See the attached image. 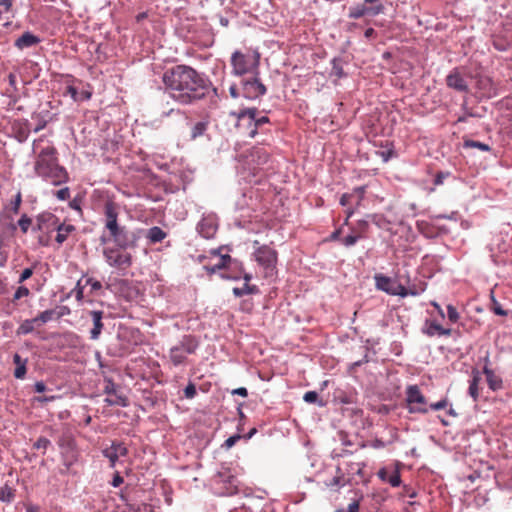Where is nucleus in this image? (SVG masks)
<instances>
[{
    "instance_id": "obj_1",
    "label": "nucleus",
    "mask_w": 512,
    "mask_h": 512,
    "mask_svg": "<svg viewBox=\"0 0 512 512\" xmlns=\"http://www.w3.org/2000/svg\"><path fill=\"white\" fill-rule=\"evenodd\" d=\"M165 92L181 105H191L204 99L211 83L196 69L188 65H176L162 75Z\"/></svg>"
},
{
    "instance_id": "obj_2",
    "label": "nucleus",
    "mask_w": 512,
    "mask_h": 512,
    "mask_svg": "<svg viewBox=\"0 0 512 512\" xmlns=\"http://www.w3.org/2000/svg\"><path fill=\"white\" fill-rule=\"evenodd\" d=\"M32 149L36 155L34 172L38 177L54 186L68 181V172L59 164L57 149L51 141L45 136H40L33 141Z\"/></svg>"
},
{
    "instance_id": "obj_3",
    "label": "nucleus",
    "mask_w": 512,
    "mask_h": 512,
    "mask_svg": "<svg viewBox=\"0 0 512 512\" xmlns=\"http://www.w3.org/2000/svg\"><path fill=\"white\" fill-rule=\"evenodd\" d=\"M260 54L256 51L243 53L235 51L231 56L232 73L242 76L247 73L258 75Z\"/></svg>"
},
{
    "instance_id": "obj_4",
    "label": "nucleus",
    "mask_w": 512,
    "mask_h": 512,
    "mask_svg": "<svg viewBox=\"0 0 512 512\" xmlns=\"http://www.w3.org/2000/svg\"><path fill=\"white\" fill-rule=\"evenodd\" d=\"M60 220L57 216L50 212H44L37 216L36 225L33 230L39 231L38 242L42 246H48L50 243V234L57 229Z\"/></svg>"
},
{
    "instance_id": "obj_5",
    "label": "nucleus",
    "mask_w": 512,
    "mask_h": 512,
    "mask_svg": "<svg viewBox=\"0 0 512 512\" xmlns=\"http://www.w3.org/2000/svg\"><path fill=\"white\" fill-rule=\"evenodd\" d=\"M198 347V341L192 335L182 337L179 344L173 346L169 352L170 361L178 366L185 362L187 355L193 354Z\"/></svg>"
},
{
    "instance_id": "obj_6",
    "label": "nucleus",
    "mask_w": 512,
    "mask_h": 512,
    "mask_svg": "<svg viewBox=\"0 0 512 512\" xmlns=\"http://www.w3.org/2000/svg\"><path fill=\"white\" fill-rule=\"evenodd\" d=\"M407 410L412 414H427L429 412L428 400L418 385H409L406 388Z\"/></svg>"
},
{
    "instance_id": "obj_7",
    "label": "nucleus",
    "mask_w": 512,
    "mask_h": 512,
    "mask_svg": "<svg viewBox=\"0 0 512 512\" xmlns=\"http://www.w3.org/2000/svg\"><path fill=\"white\" fill-rule=\"evenodd\" d=\"M257 108H247L233 113L236 117V128L243 135L249 138H254L257 135V129L255 126V116H257Z\"/></svg>"
},
{
    "instance_id": "obj_8",
    "label": "nucleus",
    "mask_w": 512,
    "mask_h": 512,
    "mask_svg": "<svg viewBox=\"0 0 512 512\" xmlns=\"http://www.w3.org/2000/svg\"><path fill=\"white\" fill-rule=\"evenodd\" d=\"M119 210V204H117L113 200H107L104 203V226L105 229L108 231L109 238H112L115 234L121 232V230H123L126 227L118 222Z\"/></svg>"
},
{
    "instance_id": "obj_9",
    "label": "nucleus",
    "mask_w": 512,
    "mask_h": 512,
    "mask_svg": "<svg viewBox=\"0 0 512 512\" xmlns=\"http://www.w3.org/2000/svg\"><path fill=\"white\" fill-rule=\"evenodd\" d=\"M374 280L376 289L389 295L400 296L404 298L407 297L408 294H414V292L406 291V287L398 283L396 279L388 277L384 274H375Z\"/></svg>"
},
{
    "instance_id": "obj_10",
    "label": "nucleus",
    "mask_w": 512,
    "mask_h": 512,
    "mask_svg": "<svg viewBox=\"0 0 512 512\" xmlns=\"http://www.w3.org/2000/svg\"><path fill=\"white\" fill-rule=\"evenodd\" d=\"M126 248L120 247H106L103 250V255L106 262L121 270L129 268L132 264V256L125 251Z\"/></svg>"
},
{
    "instance_id": "obj_11",
    "label": "nucleus",
    "mask_w": 512,
    "mask_h": 512,
    "mask_svg": "<svg viewBox=\"0 0 512 512\" xmlns=\"http://www.w3.org/2000/svg\"><path fill=\"white\" fill-rule=\"evenodd\" d=\"M255 259L259 265L263 266L266 270H273L277 263V252L267 246H260L254 253Z\"/></svg>"
},
{
    "instance_id": "obj_12",
    "label": "nucleus",
    "mask_w": 512,
    "mask_h": 512,
    "mask_svg": "<svg viewBox=\"0 0 512 512\" xmlns=\"http://www.w3.org/2000/svg\"><path fill=\"white\" fill-rule=\"evenodd\" d=\"M231 261L232 258L229 254H220L218 250H212L210 262L204 265V269L209 275H212L227 268Z\"/></svg>"
},
{
    "instance_id": "obj_13",
    "label": "nucleus",
    "mask_w": 512,
    "mask_h": 512,
    "mask_svg": "<svg viewBox=\"0 0 512 512\" xmlns=\"http://www.w3.org/2000/svg\"><path fill=\"white\" fill-rule=\"evenodd\" d=\"M265 85L259 80L258 75L252 79L243 81L242 94L247 99H257L266 93Z\"/></svg>"
},
{
    "instance_id": "obj_14",
    "label": "nucleus",
    "mask_w": 512,
    "mask_h": 512,
    "mask_svg": "<svg viewBox=\"0 0 512 512\" xmlns=\"http://www.w3.org/2000/svg\"><path fill=\"white\" fill-rule=\"evenodd\" d=\"M476 89L480 97L491 98L497 95V87L493 80L486 75L476 77Z\"/></svg>"
},
{
    "instance_id": "obj_15",
    "label": "nucleus",
    "mask_w": 512,
    "mask_h": 512,
    "mask_svg": "<svg viewBox=\"0 0 512 512\" xmlns=\"http://www.w3.org/2000/svg\"><path fill=\"white\" fill-rule=\"evenodd\" d=\"M139 237L135 232L130 231L125 227L121 232L115 234L110 240H112L116 246L120 248H134L137 245Z\"/></svg>"
},
{
    "instance_id": "obj_16",
    "label": "nucleus",
    "mask_w": 512,
    "mask_h": 512,
    "mask_svg": "<svg viewBox=\"0 0 512 512\" xmlns=\"http://www.w3.org/2000/svg\"><path fill=\"white\" fill-rule=\"evenodd\" d=\"M128 454V448L123 442L113 441L111 446L103 450V455L109 459L110 466L113 468L120 457Z\"/></svg>"
},
{
    "instance_id": "obj_17",
    "label": "nucleus",
    "mask_w": 512,
    "mask_h": 512,
    "mask_svg": "<svg viewBox=\"0 0 512 512\" xmlns=\"http://www.w3.org/2000/svg\"><path fill=\"white\" fill-rule=\"evenodd\" d=\"M270 154L264 147H253L247 156V162L253 165V169L260 168L268 163Z\"/></svg>"
},
{
    "instance_id": "obj_18",
    "label": "nucleus",
    "mask_w": 512,
    "mask_h": 512,
    "mask_svg": "<svg viewBox=\"0 0 512 512\" xmlns=\"http://www.w3.org/2000/svg\"><path fill=\"white\" fill-rule=\"evenodd\" d=\"M383 8L384 7H383L382 4H379V5L375 6V7H367L365 5V3L364 4H358V5H356L354 7H351L349 9L348 16L351 19H359V18H361V17H363V16H365L367 14L375 16V15H378V14L382 13L383 12Z\"/></svg>"
},
{
    "instance_id": "obj_19",
    "label": "nucleus",
    "mask_w": 512,
    "mask_h": 512,
    "mask_svg": "<svg viewBox=\"0 0 512 512\" xmlns=\"http://www.w3.org/2000/svg\"><path fill=\"white\" fill-rule=\"evenodd\" d=\"M446 85L458 92H468V85L458 69H453L447 75Z\"/></svg>"
},
{
    "instance_id": "obj_20",
    "label": "nucleus",
    "mask_w": 512,
    "mask_h": 512,
    "mask_svg": "<svg viewBox=\"0 0 512 512\" xmlns=\"http://www.w3.org/2000/svg\"><path fill=\"white\" fill-rule=\"evenodd\" d=\"M12 132L19 142H25L31 132L30 123L26 119H18L12 123Z\"/></svg>"
},
{
    "instance_id": "obj_21",
    "label": "nucleus",
    "mask_w": 512,
    "mask_h": 512,
    "mask_svg": "<svg viewBox=\"0 0 512 512\" xmlns=\"http://www.w3.org/2000/svg\"><path fill=\"white\" fill-rule=\"evenodd\" d=\"M197 229L202 237L211 239L215 236L218 226L213 218H203L199 222Z\"/></svg>"
},
{
    "instance_id": "obj_22",
    "label": "nucleus",
    "mask_w": 512,
    "mask_h": 512,
    "mask_svg": "<svg viewBox=\"0 0 512 512\" xmlns=\"http://www.w3.org/2000/svg\"><path fill=\"white\" fill-rule=\"evenodd\" d=\"M89 315L93 321V328L90 331V338L92 340H97L103 329V312L102 311H90Z\"/></svg>"
},
{
    "instance_id": "obj_23",
    "label": "nucleus",
    "mask_w": 512,
    "mask_h": 512,
    "mask_svg": "<svg viewBox=\"0 0 512 512\" xmlns=\"http://www.w3.org/2000/svg\"><path fill=\"white\" fill-rule=\"evenodd\" d=\"M40 41H41L40 38L37 37L36 35H34L30 32H25L19 38L16 39L15 46L18 49L22 50V49L37 45L40 43Z\"/></svg>"
},
{
    "instance_id": "obj_24",
    "label": "nucleus",
    "mask_w": 512,
    "mask_h": 512,
    "mask_svg": "<svg viewBox=\"0 0 512 512\" xmlns=\"http://www.w3.org/2000/svg\"><path fill=\"white\" fill-rule=\"evenodd\" d=\"M378 477L382 481L388 482L392 487H398L401 484V477L398 470L389 473L386 468H382L378 471Z\"/></svg>"
},
{
    "instance_id": "obj_25",
    "label": "nucleus",
    "mask_w": 512,
    "mask_h": 512,
    "mask_svg": "<svg viewBox=\"0 0 512 512\" xmlns=\"http://www.w3.org/2000/svg\"><path fill=\"white\" fill-rule=\"evenodd\" d=\"M55 231L57 232L55 241L57 244L62 245L67 240L68 236L75 231V226L72 224L59 223Z\"/></svg>"
},
{
    "instance_id": "obj_26",
    "label": "nucleus",
    "mask_w": 512,
    "mask_h": 512,
    "mask_svg": "<svg viewBox=\"0 0 512 512\" xmlns=\"http://www.w3.org/2000/svg\"><path fill=\"white\" fill-rule=\"evenodd\" d=\"M483 373L486 376V380L490 389L496 391L502 388V379L497 376L493 370L485 366L483 368Z\"/></svg>"
},
{
    "instance_id": "obj_27",
    "label": "nucleus",
    "mask_w": 512,
    "mask_h": 512,
    "mask_svg": "<svg viewBox=\"0 0 512 512\" xmlns=\"http://www.w3.org/2000/svg\"><path fill=\"white\" fill-rule=\"evenodd\" d=\"M13 362L16 365V368L14 370V377L16 379H23L27 372V368H26L27 360L22 359L21 356L16 353L13 356Z\"/></svg>"
},
{
    "instance_id": "obj_28",
    "label": "nucleus",
    "mask_w": 512,
    "mask_h": 512,
    "mask_svg": "<svg viewBox=\"0 0 512 512\" xmlns=\"http://www.w3.org/2000/svg\"><path fill=\"white\" fill-rule=\"evenodd\" d=\"M104 402L109 406H122V407L128 406V399L122 393H119L118 391L108 395L104 399Z\"/></svg>"
},
{
    "instance_id": "obj_29",
    "label": "nucleus",
    "mask_w": 512,
    "mask_h": 512,
    "mask_svg": "<svg viewBox=\"0 0 512 512\" xmlns=\"http://www.w3.org/2000/svg\"><path fill=\"white\" fill-rule=\"evenodd\" d=\"M166 236H167L166 232H164L158 226H154V227L148 229V231L146 233L147 239L152 244L161 242L162 240L165 239Z\"/></svg>"
},
{
    "instance_id": "obj_30",
    "label": "nucleus",
    "mask_w": 512,
    "mask_h": 512,
    "mask_svg": "<svg viewBox=\"0 0 512 512\" xmlns=\"http://www.w3.org/2000/svg\"><path fill=\"white\" fill-rule=\"evenodd\" d=\"M481 381V376L478 371H473L472 379L469 385V395L473 398L474 401L478 400L479 397V383Z\"/></svg>"
},
{
    "instance_id": "obj_31",
    "label": "nucleus",
    "mask_w": 512,
    "mask_h": 512,
    "mask_svg": "<svg viewBox=\"0 0 512 512\" xmlns=\"http://www.w3.org/2000/svg\"><path fill=\"white\" fill-rule=\"evenodd\" d=\"M425 333L428 336H434L436 334L449 336L451 334V330L443 328L439 323L435 321H431L428 323Z\"/></svg>"
},
{
    "instance_id": "obj_32",
    "label": "nucleus",
    "mask_w": 512,
    "mask_h": 512,
    "mask_svg": "<svg viewBox=\"0 0 512 512\" xmlns=\"http://www.w3.org/2000/svg\"><path fill=\"white\" fill-rule=\"evenodd\" d=\"M258 288L255 285H250L248 283H244L242 287L233 288V294L237 297H242L248 294H256L258 293Z\"/></svg>"
},
{
    "instance_id": "obj_33",
    "label": "nucleus",
    "mask_w": 512,
    "mask_h": 512,
    "mask_svg": "<svg viewBox=\"0 0 512 512\" xmlns=\"http://www.w3.org/2000/svg\"><path fill=\"white\" fill-rule=\"evenodd\" d=\"M15 498V489L5 484L0 487V501L10 503Z\"/></svg>"
},
{
    "instance_id": "obj_34",
    "label": "nucleus",
    "mask_w": 512,
    "mask_h": 512,
    "mask_svg": "<svg viewBox=\"0 0 512 512\" xmlns=\"http://www.w3.org/2000/svg\"><path fill=\"white\" fill-rule=\"evenodd\" d=\"M56 311L54 309H49L41 312L39 315H37L35 318L36 320V326H41L51 320H53L56 317Z\"/></svg>"
},
{
    "instance_id": "obj_35",
    "label": "nucleus",
    "mask_w": 512,
    "mask_h": 512,
    "mask_svg": "<svg viewBox=\"0 0 512 512\" xmlns=\"http://www.w3.org/2000/svg\"><path fill=\"white\" fill-rule=\"evenodd\" d=\"M36 326V320L35 318L27 319L21 323V325L18 328V334H29L33 332L34 328Z\"/></svg>"
},
{
    "instance_id": "obj_36",
    "label": "nucleus",
    "mask_w": 512,
    "mask_h": 512,
    "mask_svg": "<svg viewBox=\"0 0 512 512\" xmlns=\"http://www.w3.org/2000/svg\"><path fill=\"white\" fill-rule=\"evenodd\" d=\"M208 123L207 122H197L191 129V139H196L202 136L207 130Z\"/></svg>"
},
{
    "instance_id": "obj_37",
    "label": "nucleus",
    "mask_w": 512,
    "mask_h": 512,
    "mask_svg": "<svg viewBox=\"0 0 512 512\" xmlns=\"http://www.w3.org/2000/svg\"><path fill=\"white\" fill-rule=\"evenodd\" d=\"M463 146L465 148H478L482 151H490L491 150L489 145L479 142V141L470 140V139L464 140Z\"/></svg>"
},
{
    "instance_id": "obj_38",
    "label": "nucleus",
    "mask_w": 512,
    "mask_h": 512,
    "mask_svg": "<svg viewBox=\"0 0 512 512\" xmlns=\"http://www.w3.org/2000/svg\"><path fill=\"white\" fill-rule=\"evenodd\" d=\"M30 295V290L26 286H19L12 297V302L17 303L20 299L24 297H28Z\"/></svg>"
},
{
    "instance_id": "obj_39",
    "label": "nucleus",
    "mask_w": 512,
    "mask_h": 512,
    "mask_svg": "<svg viewBox=\"0 0 512 512\" xmlns=\"http://www.w3.org/2000/svg\"><path fill=\"white\" fill-rule=\"evenodd\" d=\"M303 399L307 403H318L319 406H324L323 401H319L318 393L315 391H308L304 394Z\"/></svg>"
},
{
    "instance_id": "obj_40",
    "label": "nucleus",
    "mask_w": 512,
    "mask_h": 512,
    "mask_svg": "<svg viewBox=\"0 0 512 512\" xmlns=\"http://www.w3.org/2000/svg\"><path fill=\"white\" fill-rule=\"evenodd\" d=\"M32 220L26 214L22 215L18 220V226L20 227L23 233H27L29 227L31 226Z\"/></svg>"
},
{
    "instance_id": "obj_41",
    "label": "nucleus",
    "mask_w": 512,
    "mask_h": 512,
    "mask_svg": "<svg viewBox=\"0 0 512 512\" xmlns=\"http://www.w3.org/2000/svg\"><path fill=\"white\" fill-rule=\"evenodd\" d=\"M51 445V442L49 439L45 437H39L37 441L33 444L34 449H43L44 451Z\"/></svg>"
},
{
    "instance_id": "obj_42",
    "label": "nucleus",
    "mask_w": 512,
    "mask_h": 512,
    "mask_svg": "<svg viewBox=\"0 0 512 512\" xmlns=\"http://www.w3.org/2000/svg\"><path fill=\"white\" fill-rule=\"evenodd\" d=\"M54 195L61 201L68 200L70 198V189L68 187L61 188L55 191Z\"/></svg>"
},
{
    "instance_id": "obj_43",
    "label": "nucleus",
    "mask_w": 512,
    "mask_h": 512,
    "mask_svg": "<svg viewBox=\"0 0 512 512\" xmlns=\"http://www.w3.org/2000/svg\"><path fill=\"white\" fill-rule=\"evenodd\" d=\"M21 203H22V194L19 191L16 194L15 199L11 202V210L13 211V213L17 214L19 212Z\"/></svg>"
},
{
    "instance_id": "obj_44",
    "label": "nucleus",
    "mask_w": 512,
    "mask_h": 512,
    "mask_svg": "<svg viewBox=\"0 0 512 512\" xmlns=\"http://www.w3.org/2000/svg\"><path fill=\"white\" fill-rule=\"evenodd\" d=\"M369 218H370V221L372 223H374L376 226H378L379 228L385 227L386 220L384 219V217L382 215L373 214V215H370Z\"/></svg>"
},
{
    "instance_id": "obj_45",
    "label": "nucleus",
    "mask_w": 512,
    "mask_h": 512,
    "mask_svg": "<svg viewBox=\"0 0 512 512\" xmlns=\"http://www.w3.org/2000/svg\"><path fill=\"white\" fill-rule=\"evenodd\" d=\"M33 273H34L33 267L25 268L19 276L18 283L22 284L23 282L28 280L33 275Z\"/></svg>"
},
{
    "instance_id": "obj_46",
    "label": "nucleus",
    "mask_w": 512,
    "mask_h": 512,
    "mask_svg": "<svg viewBox=\"0 0 512 512\" xmlns=\"http://www.w3.org/2000/svg\"><path fill=\"white\" fill-rule=\"evenodd\" d=\"M447 314H448V318L451 322L456 323L458 321L459 313L457 312V309L454 306H452V305L447 306Z\"/></svg>"
},
{
    "instance_id": "obj_47",
    "label": "nucleus",
    "mask_w": 512,
    "mask_h": 512,
    "mask_svg": "<svg viewBox=\"0 0 512 512\" xmlns=\"http://www.w3.org/2000/svg\"><path fill=\"white\" fill-rule=\"evenodd\" d=\"M448 404H449L448 399L443 398L436 403H432V404L428 405V408H430L432 410H442V409H445L448 406Z\"/></svg>"
},
{
    "instance_id": "obj_48",
    "label": "nucleus",
    "mask_w": 512,
    "mask_h": 512,
    "mask_svg": "<svg viewBox=\"0 0 512 512\" xmlns=\"http://www.w3.org/2000/svg\"><path fill=\"white\" fill-rule=\"evenodd\" d=\"M184 115H185V113L182 110H180L178 108H171L168 111H164L161 114V117L162 118L169 117V116L183 117Z\"/></svg>"
},
{
    "instance_id": "obj_49",
    "label": "nucleus",
    "mask_w": 512,
    "mask_h": 512,
    "mask_svg": "<svg viewBox=\"0 0 512 512\" xmlns=\"http://www.w3.org/2000/svg\"><path fill=\"white\" fill-rule=\"evenodd\" d=\"M368 221L367 220H359L357 222V232L358 234L357 235H361V238L364 236V234L367 232L368 230Z\"/></svg>"
},
{
    "instance_id": "obj_50",
    "label": "nucleus",
    "mask_w": 512,
    "mask_h": 512,
    "mask_svg": "<svg viewBox=\"0 0 512 512\" xmlns=\"http://www.w3.org/2000/svg\"><path fill=\"white\" fill-rule=\"evenodd\" d=\"M360 238H361V235H357V234L356 235H348L342 239V243L345 246L350 247V246H353Z\"/></svg>"
},
{
    "instance_id": "obj_51",
    "label": "nucleus",
    "mask_w": 512,
    "mask_h": 512,
    "mask_svg": "<svg viewBox=\"0 0 512 512\" xmlns=\"http://www.w3.org/2000/svg\"><path fill=\"white\" fill-rule=\"evenodd\" d=\"M117 386L112 380H106L105 387H104V393L108 396L112 393L117 392Z\"/></svg>"
},
{
    "instance_id": "obj_52",
    "label": "nucleus",
    "mask_w": 512,
    "mask_h": 512,
    "mask_svg": "<svg viewBox=\"0 0 512 512\" xmlns=\"http://www.w3.org/2000/svg\"><path fill=\"white\" fill-rule=\"evenodd\" d=\"M196 395V387L194 384H188L184 389V396L188 399H192Z\"/></svg>"
},
{
    "instance_id": "obj_53",
    "label": "nucleus",
    "mask_w": 512,
    "mask_h": 512,
    "mask_svg": "<svg viewBox=\"0 0 512 512\" xmlns=\"http://www.w3.org/2000/svg\"><path fill=\"white\" fill-rule=\"evenodd\" d=\"M492 311L499 316H506L508 314V312L504 310L502 306L496 301H493Z\"/></svg>"
},
{
    "instance_id": "obj_54",
    "label": "nucleus",
    "mask_w": 512,
    "mask_h": 512,
    "mask_svg": "<svg viewBox=\"0 0 512 512\" xmlns=\"http://www.w3.org/2000/svg\"><path fill=\"white\" fill-rule=\"evenodd\" d=\"M352 194L353 197L357 195V205H359L365 194V186L355 188Z\"/></svg>"
},
{
    "instance_id": "obj_55",
    "label": "nucleus",
    "mask_w": 512,
    "mask_h": 512,
    "mask_svg": "<svg viewBox=\"0 0 512 512\" xmlns=\"http://www.w3.org/2000/svg\"><path fill=\"white\" fill-rule=\"evenodd\" d=\"M267 123H269V118L267 116H255V126L257 130Z\"/></svg>"
},
{
    "instance_id": "obj_56",
    "label": "nucleus",
    "mask_w": 512,
    "mask_h": 512,
    "mask_svg": "<svg viewBox=\"0 0 512 512\" xmlns=\"http://www.w3.org/2000/svg\"><path fill=\"white\" fill-rule=\"evenodd\" d=\"M240 438H241V437H240V435H234V436H231V437H229L228 439H226V440H225L224 446H225L226 448H231V447H233V446L236 444V442H237Z\"/></svg>"
},
{
    "instance_id": "obj_57",
    "label": "nucleus",
    "mask_w": 512,
    "mask_h": 512,
    "mask_svg": "<svg viewBox=\"0 0 512 512\" xmlns=\"http://www.w3.org/2000/svg\"><path fill=\"white\" fill-rule=\"evenodd\" d=\"M86 284L90 285L93 291L99 290L102 287V284L98 280H94L92 278H88L86 280Z\"/></svg>"
},
{
    "instance_id": "obj_58",
    "label": "nucleus",
    "mask_w": 512,
    "mask_h": 512,
    "mask_svg": "<svg viewBox=\"0 0 512 512\" xmlns=\"http://www.w3.org/2000/svg\"><path fill=\"white\" fill-rule=\"evenodd\" d=\"M56 398H57V396H55V395H51V396H38V397H35L34 400L36 402H39V403H48V402L54 401Z\"/></svg>"
},
{
    "instance_id": "obj_59",
    "label": "nucleus",
    "mask_w": 512,
    "mask_h": 512,
    "mask_svg": "<svg viewBox=\"0 0 512 512\" xmlns=\"http://www.w3.org/2000/svg\"><path fill=\"white\" fill-rule=\"evenodd\" d=\"M352 198H353V194L345 193L340 198V204L342 206H347L350 204Z\"/></svg>"
},
{
    "instance_id": "obj_60",
    "label": "nucleus",
    "mask_w": 512,
    "mask_h": 512,
    "mask_svg": "<svg viewBox=\"0 0 512 512\" xmlns=\"http://www.w3.org/2000/svg\"><path fill=\"white\" fill-rule=\"evenodd\" d=\"M75 297L78 301H81L84 297L83 287L80 285V281L77 283V286L75 288Z\"/></svg>"
},
{
    "instance_id": "obj_61",
    "label": "nucleus",
    "mask_w": 512,
    "mask_h": 512,
    "mask_svg": "<svg viewBox=\"0 0 512 512\" xmlns=\"http://www.w3.org/2000/svg\"><path fill=\"white\" fill-rule=\"evenodd\" d=\"M123 477L120 476V474L117 472L114 477H113V480H112V486L114 487H119L122 483H123Z\"/></svg>"
},
{
    "instance_id": "obj_62",
    "label": "nucleus",
    "mask_w": 512,
    "mask_h": 512,
    "mask_svg": "<svg viewBox=\"0 0 512 512\" xmlns=\"http://www.w3.org/2000/svg\"><path fill=\"white\" fill-rule=\"evenodd\" d=\"M360 504L359 501L354 500L348 505L347 512H359Z\"/></svg>"
},
{
    "instance_id": "obj_63",
    "label": "nucleus",
    "mask_w": 512,
    "mask_h": 512,
    "mask_svg": "<svg viewBox=\"0 0 512 512\" xmlns=\"http://www.w3.org/2000/svg\"><path fill=\"white\" fill-rule=\"evenodd\" d=\"M8 259V254L3 250V247L0 248V267H4Z\"/></svg>"
},
{
    "instance_id": "obj_64",
    "label": "nucleus",
    "mask_w": 512,
    "mask_h": 512,
    "mask_svg": "<svg viewBox=\"0 0 512 512\" xmlns=\"http://www.w3.org/2000/svg\"><path fill=\"white\" fill-rule=\"evenodd\" d=\"M34 388H35L36 392L42 393V392H44L46 390V385H45L44 382L38 381V382L35 383Z\"/></svg>"
}]
</instances>
